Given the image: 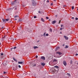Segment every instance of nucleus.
Wrapping results in <instances>:
<instances>
[{"label":"nucleus","mask_w":78,"mask_h":78,"mask_svg":"<svg viewBox=\"0 0 78 78\" xmlns=\"http://www.w3.org/2000/svg\"><path fill=\"white\" fill-rule=\"evenodd\" d=\"M32 5L33 6H36V3L35 2V1H33L32 2Z\"/></svg>","instance_id":"1"},{"label":"nucleus","mask_w":78,"mask_h":78,"mask_svg":"<svg viewBox=\"0 0 78 78\" xmlns=\"http://www.w3.org/2000/svg\"><path fill=\"white\" fill-rule=\"evenodd\" d=\"M16 3V1H15L14 2H13L11 3L12 5H15Z\"/></svg>","instance_id":"2"},{"label":"nucleus","mask_w":78,"mask_h":78,"mask_svg":"<svg viewBox=\"0 0 78 78\" xmlns=\"http://www.w3.org/2000/svg\"><path fill=\"white\" fill-rule=\"evenodd\" d=\"M56 53L57 54H58V55H59V56H60V55H62V53H61L60 52H56Z\"/></svg>","instance_id":"3"},{"label":"nucleus","mask_w":78,"mask_h":78,"mask_svg":"<svg viewBox=\"0 0 78 78\" xmlns=\"http://www.w3.org/2000/svg\"><path fill=\"white\" fill-rule=\"evenodd\" d=\"M63 64L65 66H66L67 65V63H66V61H63Z\"/></svg>","instance_id":"4"},{"label":"nucleus","mask_w":78,"mask_h":78,"mask_svg":"<svg viewBox=\"0 0 78 78\" xmlns=\"http://www.w3.org/2000/svg\"><path fill=\"white\" fill-rule=\"evenodd\" d=\"M41 59H43V60H45V57L44 56H42L41 57Z\"/></svg>","instance_id":"5"},{"label":"nucleus","mask_w":78,"mask_h":78,"mask_svg":"<svg viewBox=\"0 0 78 78\" xmlns=\"http://www.w3.org/2000/svg\"><path fill=\"white\" fill-rule=\"evenodd\" d=\"M18 64H24V62H19Z\"/></svg>","instance_id":"6"},{"label":"nucleus","mask_w":78,"mask_h":78,"mask_svg":"<svg viewBox=\"0 0 78 78\" xmlns=\"http://www.w3.org/2000/svg\"><path fill=\"white\" fill-rule=\"evenodd\" d=\"M64 38L66 39V40H68L69 38L67 37H66V36H64Z\"/></svg>","instance_id":"7"},{"label":"nucleus","mask_w":78,"mask_h":78,"mask_svg":"<svg viewBox=\"0 0 78 78\" xmlns=\"http://www.w3.org/2000/svg\"><path fill=\"white\" fill-rule=\"evenodd\" d=\"M56 22V21L55 20L52 21L51 22L52 24H55V23Z\"/></svg>","instance_id":"8"},{"label":"nucleus","mask_w":78,"mask_h":78,"mask_svg":"<svg viewBox=\"0 0 78 78\" xmlns=\"http://www.w3.org/2000/svg\"><path fill=\"white\" fill-rule=\"evenodd\" d=\"M60 48H59V47H56V49H55V51H57L58 50V49H59Z\"/></svg>","instance_id":"9"},{"label":"nucleus","mask_w":78,"mask_h":78,"mask_svg":"<svg viewBox=\"0 0 78 78\" xmlns=\"http://www.w3.org/2000/svg\"><path fill=\"white\" fill-rule=\"evenodd\" d=\"M2 22H4V23H6V20L5 19H2Z\"/></svg>","instance_id":"10"},{"label":"nucleus","mask_w":78,"mask_h":78,"mask_svg":"<svg viewBox=\"0 0 78 78\" xmlns=\"http://www.w3.org/2000/svg\"><path fill=\"white\" fill-rule=\"evenodd\" d=\"M41 65L42 66H44L45 65V64L44 63H41Z\"/></svg>","instance_id":"11"},{"label":"nucleus","mask_w":78,"mask_h":78,"mask_svg":"<svg viewBox=\"0 0 78 78\" xmlns=\"http://www.w3.org/2000/svg\"><path fill=\"white\" fill-rule=\"evenodd\" d=\"M13 60H14L15 61H16V62H17V59H15L14 58H13Z\"/></svg>","instance_id":"12"},{"label":"nucleus","mask_w":78,"mask_h":78,"mask_svg":"<svg viewBox=\"0 0 78 78\" xmlns=\"http://www.w3.org/2000/svg\"><path fill=\"white\" fill-rule=\"evenodd\" d=\"M54 67L56 68V69H58V68H59V67H58V66H55Z\"/></svg>","instance_id":"13"},{"label":"nucleus","mask_w":78,"mask_h":78,"mask_svg":"<svg viewBox=\"0 0 78 78\" xmlns=\"http://www.w3.org/2000/svg\"><path fill=\"white\" fill-rule=\"evenodd\" d=\"M13 69L14 70H17V68H13Z\"/></svg>","instance_id":"14"},{"label":"nucleus","mask_w":78,"mask_h":78,"mask_svg":"<svg viewBox=\"0 0 78 78\" xmlns=\"http://www.w3.org/2000/svg\"><path fill=\"white\" fill-rule=\"evenodd\" d=\"M49 31L50 32H51V33L52 32V29H51V28H50L49 29Z\"/></svg>","instance_id":"15"},{"label":"nucleus","mask_w":78,"mask_h":78,"mask_svg":"<svg viewBox=\"0 0 78 78\" xmlns=\"http://www.w3.org/2000/svg\"><path fill=\"white\" fill-rule=\"evenodd\" d=\"M38 48V47H37V46H34V49H36V48Z\"/></svg>","instance_id":"16"},{"label":"nucleus","mask_w":78,"mask_h":78,"mask_svg":"<svg viewBox=\"0 0 78 78\" xmlns=\"http://www.w3.org/2000/svg\"><path fill=\"white\" fill-rule=\"evenodd\" d=\"M69 47V46H68V45H66V47L65 48H67Z\"/></svg>","instance_id":"17"},{"label":"nucleus","mask_w":78,"mask_h":78,"mask_svg":"<svg viewBox=\"0 0 78 78\" xmlns=\"http://www.w3.org/2000/svg\"><path fill=\"white\" fill-rule=\"evenodd\" d=\"M41 20L42 21V22H44V20L42 18H41Z\"/></svg>","instance_id":"18"},{"label":"nucleus","mask_w":78,"mask_h":78,"mask_svg":"<svg viewBox=\"0 0 78 78\" xmlns=\"http://www.w3.org/2000/svg\"><path fill=\"white\" fill-rule=\"evenodd\" d=\"M16 17H19V16L17 15H16L14 16V18H16Z\"/></svg>","instance_id":"19"},{"label":"nucleus","mask_w":78,"mask_h":78,"mask_svg":"<svg viewBox=\"0 0 78 78\" xmlns=\"http://www.w3.org/2000/svg\"><path fill=\"white\" fill-rule=\"evenodd\" d=\"M13 9H17V8H16V7H14Z\"/></svg>","instance_id":"20"},{"label":"nucleus","mask_w":78,"mask_h":78,"mask_svg":"<svg viewBox=\"0 0 78 78\" xmlns=\"http://www.w3.org/2000/svg\"><path fill=\"white\" fill-rule=\"evenodd\" d=\"M67 75H69V76H70V73H67Z\"/></svg>","instance_id":"21"},{"label":"nucleus","mask_w":78,"mask_h":78,"mask_svg":"<svg viewBox=\"0 0 78 78\" xmlns=\"http://www.w3.org/2000/svg\"><path fill=\"white\" fill-rule=\"evenodd\" d=\"M18 67L19 68H21V66L20 65H18Z\"/></svg>","instance_id":"22"},{"label":"nucleus","mask_w":78,"mask_h":78,"mask_svg":"<svg viewBox=\"0 0 78 78\" xmlns=\"http://www.w3.org/2000/svg\"><path fill=\"white\" fill-rule=\"evenodd\" d=\"M72 9H74V7L73 6L72 7Z\"/></svg>","instance_id":"23"},{"label":"nucleus","mask_w":78,"mask_h":78,"mask_svg":"<svg viewBox=\"0 0 78 78\" xmlns=\"http://www.w3.org/2000/svg\"><path fill=\"white\" fill-rule=\"evenodd\" d=\"M16 48H17L16 47H15L13 48V49H16Z\"/></svg>","instance_id":"24"},{"label":"nucleus","mask_w":78,"mask_h":78,"mask_svg":"<svg viewBox=\"0 0 78 78\" xmlns=\"http://www.w3.org/2000/svg\"><path fill=\"white\" fill-rule=\"evenodd\" d=\"M8 20H9V19H5V21H8Z\"/></svg>","instance_id":"25"},{"label":"nucleus","mask_w":78,"mask_h":78,"mask_svg":"<svg viewBox=\"0 0 78 78\" xmlns=\"http://www.w3.org/2000/svg\"><path fill=\"white\" fill-rule=\"evenodd\" d=\"M49 1L48 0L47 1V3H49Z\"/></svg>","instance_id":"26"},{"label":"nucleus","mask_w":78,"mask_h":78,"mask_svg":"<svg viewBox=\"0 0 78 78\" xmlns=\"http://www.w3.org/2000/svg\"><path fill=\"white\" fill-rule=\"evenodd\" d=\"M53 3H51V6H53Z\"/></svg>","instance_id":"27"},{"label":"nucleus","mask_w":78,"mask_h":78,"mask_svg":"<svg viewBox=\"0 0 78 78\" xmlns=\"http://www.w3.org/2000/svg\"><path fill=\"white\" fill-rule=\"evenodd\" d=\"M46 19H49V18H48V17H46Z\"/></svg>","instance_id":"28"},{"label":"nucleus","mask_w":78,"mask_h":78,"mask_svg":"<svg viewBox=\"0 0 78 78\" xmlns=\"http://www.w3.org/2000/svg\"><path fill=\"white\" fill-rule=\"evenodd\" d=\"M78 20V18H75V20Z\"/></svg>","instance_id":"29"},{"label":"nucleus","mask_w":78,"mask_h":78,"mask_svg":"<svg viewBox=\"0 0 78 78\" xmlns=\"http://www.w3.org/2000/svg\"><path fill=\"white\" fill-rule=\"evenodd\" d=\"M46 36H48V34H46Z\"/></svg>","instance_id":"30"},{"label":"nucleus","mask_w":78,"mask_h":78,"mask_svg":"<svg viewBox=\"0 0 78 78\" xmlns=\"http://www.w3.org/2000/svg\"><path fill=\"white\" fill-rule=\"evenodd\" d=\"M34 19H36V16H34Z\"/></svg>","instance_id":"31"},{"label":"nucleus","mask_w":78,"mask_h":78,"mask_svg":"<svg viewBox=\"0 0 78 78\" xmlns=\"http://www.w3.org/2000/svg\"><path fill=\"white\" fill-rule=\"evenodd\" d=\"M54 61H57V60H56V59H55L54 60Z\"/></svg>","instance_id":"32"},{"label":"nucleus","mask_w":78,"mask_h":78,"mask_svg":"<svg viewBox=\"0 0 78 78\" xmlns=\"http://www.w3.org/2000/svg\"><path fill=\"white\" fill-rule=\"evenodd\" d=\"M62 30V27L60 28V30Z\"/></svg>","instance_id":"33"},{"label":"nucleus","mask_w":78,"mask_h":78,"mask_svg":"<svg viewBox=\"0 0 78 78\" xmlns=\"http://www.w3.org/2000/svg\"><path fill=\"white\" fill-rule=\"evenodd\" d=\"M38 57V56H37V55H36V58H37Z\"/></svg>","instance_id":"34"},{"label":"nucleus","mask_w":78,"mask_h":78,"mask_svg":"<svg viewBox=\"0 0 78 78\" xmlns=\"http://www.w3.org/2000/svg\"><path fill=\"white\" fill-rule=\"evenodd\" d=\"M46 33H44V36H45V34H46Z\"/></svg>","instance_id":"35"},{"label":"nucleus","mask_w":78,"mask_h":78,"mask_svg":"<svg viewBox=\"0 0 78 78\" xmlns=\"http://www.w3.org/2000/svg\"><path fill=\"white\" fill-rule=\"evenodd\" d=\"M1 56H2V55H3V53H2L1 54Z\"/></svg>","instance_id":"36"},{"label":"nucleus","mask_w":78,"mask_h":78,"mask_svg":"<svg viewBox=\"0 0 78 78\" xmlns=\"http://www.w3.org/2000/svg\"><path fill=\"white\" fill-rule=\"evenodd\" d=\"M21 19H20L19 20V21H20V22H21Z\"/></svg>","instance_id":"37"},{"label":"nucleus","mask_w":78,"mask_h":78,"mask_svg":"<svg viewBox=\"0 0 78 78\" xmlns=\"http://www.w3.org/2000/svg\"><path fill=\"white\" fill-rule=\"evenodd\" d=\"M3 38H5V37H5V36H4L3 37Z\"/></svg>","instance_id":"38"},{"label":"nucleus","mask_w":78,"mask_h":78,"mask_svg":"<svg viewBox=\"0 0 78 78\" xmlns=\"http://www.w3.org/2000/svg\"><path fill=\"white\" fill-rule=\"evenodd\" d=\"M60 22H61V20H60L59 21V22L58 23H59V24L60 23Z\"/></svg>","instance_id":"39"},{"label":"nucleus","mask_w":78,"mask_h":78,"mask_svg":"<svg viewBox=\"0 0 78 78\" xmlns=\"http://www.w3.org/2000/svg\"><path fill=\"white\" fill-rule=\"evenodd\" d=\"M38 12H39V13H41V12H40V11H39Z\"/></svg>","instance_id":"40"},{"label":"nucleus","mask_w":78,"mask_h":78,"mask_svg":"<svg viewBox=\"0 0 78 78\" xmlns=\"http://www.w3.org/2000/svg\"><path fill=\"white\" fill-rule=\"evenodd\" d=\"M72 19H74V17H73L72 18Z\"/></svg>","instance_id":"41"},{"label":"nucleus","mask_w":78,"mask_h":78,"mask_svg":"<svg viewBox=\"0 0 78 78\" xmlns=\"http://www.w3.org/2000/svg\"><path fill=\"white\" fill-rule=\"evenodd\" d=\"M4 74H5V73H6V72H4Z\"/></svg>","instance_id":"42"},{"label":"nucleus","mask_w":78,"mask_h":78,"mask_svg":"<svg viewBox=\"0 0 78 78\" xmlns=\"http://www.w3.org/2000/svg\"><path fill=\"white\" fill-rule=\"evenodd\" d=\"M77 55H78V54H76V56H77Z\"/></svg>","instance_id":"43"},{"label":"nucleus","mask_w":78,"mask_h":78,"mask_svg":"<svg viewBox=\"0 0 78 78\" xmlns=\"http://www.w3.org/2000/svg\"><path fill=\"white\" fill-rule=\"evenodd\" d=\"M63 26V25H61V27H62Z\"/></svg>","instance_id":"44"},{"label":"nucleus","mask_w":78,"mask_h":78,"mask_svg":"<svg viewBox=\"0 0 78 78\" xmlns=\"http://www.w3.org/2000/svg\"><path fill=\"white\" fill-rule=\"evenodd\" d=\"M12 49H13V48H12L11 49V50H12Z\"/></svg>","instance_id":"45"},{"label":"nucleus","mask_w":78,"mask_h":78,"mask_svg":"<svg viewBox=\"0 0 78 78\" xmlns=\"http://www.w3.org/2000/svg\"><path fill=\"white\" fill-rule=\"evenodd\" d=\"M5 78H9L8 77L6 76V77H5Z\"/></svg>","instance_id":"46"},{"label":"nucleus","mask_w":78,"mask_h":78,"mask_svg":"<svg viewBox=\"0 0 78 78\" xmlns=\"http://www.w3.org/2000/svg\"><path fill=\"white\" fill-rule=\"evenodd\" d=\"M54 2H56V0H53Z\"/></svg>","instance_id":"47"},{"label":"nucleus","mask_w":78,"mask_h":78,"mask_svg":"<svg viewBox=\"0 0 78 78\" xmlns=\"http://www.w3.org/2000/svg\"><path fill=\"white\" fill-rule=\"evenodd\" d=\"M15 20H17V19L16 18V19H15Z\"/></svg>","instance_id":"48"},{"label":"nucleus","mask_w":78,"mask_h":78,"mask_svg":"<svg viewBox=\"0 0 78 78\" xmlns=\"http://www.w3.org/2000/svg\"><path fill=\"white\" fill-rule=\"evenodd\" d=\"M36 64H35L34 65V66H36Z\"/></svg>","instance_id":"49"},{"label":"nucleus","mask_w":78,"mask_h":78,"mask_svg":"<svg viewBox=\"0 0 78 78\" xmlns=\"http://www.w3.org/2000/svg\"><path fill=\"white\" fill-rule=\"evenodd\" d=\"M3 28V27H2V29H3V28Z\"/></svg>","instance_id":"50"},{"label":"nucleus","mask_w":78,"mask_h":78,"mask_svg":"<svg viewBox=\"0 0 78 78\" xmlns=\"http://www.w3.org/2000/svg\"><path fill=\"white\" fill-rule=\"evenodd\" d=\"M28 31H30V30H28Z\"/></svg>","instance_id":"51"},{"label":"nucleus","mask_w":78,"mask_h":78,"mask_svg":"<svg viewBox=\"0 0 78 78\" xmlns=\"http://www.w3.org/2000/svg\"><path fill=\"white\" fill-rule=\"evenodd\" d=\"M64 7H65V6H65V5H64Z\"/></svg>","instance_id":"52"},{"label":"nucleus","mask_w":78,"mask_h":78,"mask_svg":"<svg viewBox=\"0 0 78 78\" xmlns=\"http://www.w3.org/2000/svg\"><path fill=\"white\" fill-rule=\"evenodd\" d=\"M77 11H78V8L77 9Z\"/></svg>","instance_id":"53"},{"label":"nucleus","mask_w":78,"mask_h":78,"mask_svg":"<svg viewBox=\"0 0 78 78\" xmlns=\"http://www.w3.org/2000/svg\"><path fill=\"white\" fill-rule=\"evenodd\" d=\"M16 39H15V40H16Z\"/></svg>","instance_id":"54"},{"label":"nucleus","mask_w":78,"mask_h":78,"mask_svg":"<svg viewBox=\"0 0 78 78\" xmlns=\"http://www.w3.org/2000/svg\"><path fill=\"white\" fill-rule=\"evenodd\" d=\"M71 62H72V60H71Z\"/></svg>","instance_id":"55"},{"label":"nucleus","mask_w":78,"mask_h":78,"mask_svg":"<svg viewBox=\"0 0 78 78\" xmlns=\"http://www.w3.org/2000/svg\"><path fill=\"white\" fill-rule=\"evenodd\" d=\"M16 0H15V1H16Z\"/></svg>","instance_id":"56"},{"label":"nucleus","mask_w":78,"mask_h":78,"mask_svg":"<svg viewBox=\"0 0 78 78\" xmlns=\"http://www.w3.org/2000/svg\"><path fill=\"white\" fill-rule=\"evenodd\" d=\"M60 33H61V32H60Z\"/></svg>","instance_id":"57"},{"label":"nucleus","mask_w":78,"mask_h":78,"mask_svg":"<svg viewBox=\"0 0 78 78\" xmlns=\"http://www.w3.org/2000/svg\"><path fill=\"white\" fill-rule=\"evenodd\" d=\"M0 44H1V43H0Z\"/></svg>","instance_id":"58"}]
</instances>
